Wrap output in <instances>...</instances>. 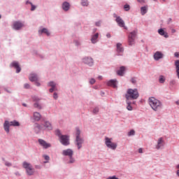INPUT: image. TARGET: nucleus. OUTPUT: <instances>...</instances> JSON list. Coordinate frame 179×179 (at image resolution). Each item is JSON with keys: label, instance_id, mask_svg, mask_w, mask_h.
Wrapping results in <instances>:
<instances>
[{"label": "nucleus", "instance_id": "nucleus-10", "mask_svg": "<svg viewBox=\"0 0 179 179\" xmlns=\"http://www.w3.org/2000/svg\"><path fill=\"white\" fill-rule=\"evenodd\" d=\"M63 156H68L70 159H72L73 156V150L71 149H66L62 151Z\"/></svg>", "mask_w": 179, "mask_h": 179}, {"label": "nucleus", "instance_id": "nucleus-22", "mask_svg": "<svg viewBox=\"0 0 179 179\" xmlns=\"http://www.w3.org/2000/svg\"><path fill=\"white\" fill-rule=\"evenodd\" d=\"M158 33L159 34H160V36H164L165 38H167L169 37V34L166 32H165L163 29H159Z\"/></svg>", "mask_w": 179, "mask_h": 179}, {"label": "nucleus", "instance_id": "nucleus-41", "mask_svg": "<svg viewBox=\"0 0 179 179\" xmlns=\"http://www.w3.org/2000/svg\"><path fill=\"white\" fill-rule=\"evenodd\" d=\"M33 100H34V101H38L40 100V99H38V97H37V96H34Z\"/></svg>", "mask_w": 179, "mask_h": 179}, {"label": "nucleus", "instance_id": "nucleus-16", "mask_svg": "<svg viewBox=\"0 0 179 179\" xmlns=\"http://www.w3.org/2000/svg\"><path fill=\"white\" fill-rule=\"evenodd\" d=\"M124 72H125V66H122L117 71V73L119 76H124Z\"/></svg>", "mask_w": 179, "mask_h": 179}, {"label": "nucleus", "instance_id": "nucleus-5", "mask_svg": "<svg viewBox=\"0 0 179 179\" xmlns=\"http://www.w3.org/2000/svg\"><path fill=\"white\" fill-rule=\"evenodd\" d=\"M76 145L78 146V149H80L85 141L83 138H80V129H79V128H76Z\"/></svg>", "mask_w": 179, "mask_h": 179}, {"label": "nucleus", "instance_id": "nucleus-34", "mask_svg": "<svg viewBox=\"0 0 179 179\" xmlns=\"http://www.w3.org/2000/svg\"><path fill=\"white\" fill-rule=\"evenodd\" d=\"M164 80H165L164 76H161L159 77V83H164Z\"/></svg>", "mask_w": 179, "mask_h": 179}, {"label": "nucleus", "instance_id": "nucleus-28", "mask_svg": "<svg viewBox=\"0 0 179 179\" xmlns=\"http://www.w3.org/2000/svg\"><path fill=\"white\" fill-rule=\"evenodd\" d=\"M141 15H145V13L148 12V7L143 6L141 8Z\"/></svg>", "mask_w": 179, "mask_h": 179}, {"label": "nucleus", "instance_id": "nucleus-54", "mask_svg": "<svg viewBox=\"0 0 179 179\" xmlns=\"http://www.w3.org/2000/svg\"><path fill=\"white\" fill-rule=\"evenodd\" d=\"M96 24V26H99L100 24V22H98Z\"/></svg>", "mask_w": 179, "mask_h": 179}, {"label": "nucleus", "instance_id": "nucleus-59", "mask_svg": "<svg viewBox=\"0 0 179 179\" xmlns=\"http://www.w3.org/2000/svg\"><path fill=\"white\" fill-rule=\"evenodd\" d=\"M154 1H157V0H154Z\"/></svg>", "mask_w": 179, "mask_h": 179}, {"label": "nucleus", "instance_id": "nucleus-13", "mask_svg": "<svg viewBox=\"0 0 179 179\" xmlns=\"http://www.w3.org/2000/svg\"><path fill=\"white\" fill-rule=\"evenodd\" d=\"M107 85L115 89L117 87V80H110L107 83Z\"/></svg>", "mask_w": 179, "mask_h": 179}, {"label": "nucleus", "instance_id": "nucleus-14", "mask_svg": "<svg viewBox=\"0 0 179 179\" xmlns=\"http://www.w3.org/2000/svg\"><path fill=\"white\" fill-rule=\"evenodd\" d=\"M12 66H13L14 68H15L17 73H19V72H20V71H22V69H21L20 66H19V63H17V62H13L12 63Z\"/></svg>", "mask_w": 179, "mask_h": 179}, {"label": "nucleus", "instance_id": "nucleus-19", "mask_svg": "<svg viewBox=\"0 0 179 179\" xmlns=\"http://www.w3.org/2000/svg\"><path fill=\"white\" fill-rule=\"evenodd\" d=\"M97 38H99V33H96L94 36H92L91 39L92 44H96V43H97Z\"/></svg>", "mask_w": 179, "mask_h": 179}, {"label": "nucleus", "instance_id": "nucleus-4", "mask_svg": "<svg viewBox=\"0 0 179 179\" xmlns=\"http://www.w3.org/2000/svg\"><path fill=\"white\" fill-rule=\"evenodd\" d=\"M20 127V123L16 120H13L9 122V121L6 120L3 124V128L7 134H9V127Z\"/></svg>", "mask_w": 179, "mask_h": 179}, {"label": "nucleus", "instance_id": "nucleus-9", "mask_svg": "<svg viewBox=\"0 0 179 179\" xmlns=\"http://www.w3.org/2000/svg\"><path fill=\"white\" fill-rule=\"evenodd\" d=\"M38 143L43 149H48V148H51V144L50 143H47L45 141L40 138L38 139Z\"/></svg>", "mask_w": 179, "mask_h": 179}, {"label": "nucleus", "instance_id": "nucleus-53", "mask_svg": "<svg viewBox=\"0 0 179 179\" xmlns=\"http://www.w3.org/2000/svg\"><path fill=\"white\" fill-rule=\"evenodd\" d=\"M176 103L178 106H179V101H177Z\"/></svg>", "mask_w": 179, "mask_h": 179}, {"label": "nucleus", "instance_id": "nucleus-26", "mask_svg": "<svg viewBox=\"0 0 179 179\" xmlns=\"http://www.w3.org/2000/svg\"><path fill=\"white\" fill-rule=\"evenodd\" d=\"M117 52H122V51H124V48H122V44L121 43L117 44Z\"/></svg>", "mask_w": 179, "mask_h": 179}, {"label": "nucleus", "instance_id": "nucleus-43", "mask_svg": "<svg viewBox=\"0 0 179 179\" xmlns=\"http://www.w3.org/2000/svg\"><path fill=\"white\" fill-rule=\"evenodd\" d=\"M174 56L176 57V58H178L179 52H175Z\"/></svg>", "mask_w": 179, "mask_h": 179}, {"label": "nucleus", "instance_id": "nucleus-45", "mask_svg": "<svg viewBox=\"0 0 179 179\" xmlns=\"http://www.w3.org/2000/svg\"><path fill=\"white\" fill-rule=\"evenodd\" d=\"M98 79H99V80H101V79H103V76H99L98 77Z\"/></svg>", "mask_w": 179, "mask_h": 179}, {"label": "nucleus", "instance_id": "nucleus-29", "mask_svg": "<svg viewBox=\"0 0 179 179\" xmlns=\"http://www.w3.org/2000/svg\"><path fill=\"white\" fill-rule=\"evenodd\" d=\"M81 5L83 6H87V5H89V1H87V0H82Z\"/></svg>", "mask_w": 179, "mask_h": 179}, {"label": "nucleus", "instance_id": "nucleus-30", "mask_svg": "<svg viewBox=\"0 0 179 179\" xmlns=\"http://www.w3.org/2000/svg\"><path fill=\"white\" fill-rule=\"evenodd\" d=\"M34 107L35 108H38L39 110H41V105H40V103H38V102H36L34 104Z\"/></svg>", "mask_w": 179, "mask_h": 179}, {"label": "nucleus", "instance_id": "nucleus-2", "mask_svg": "<svg viewBox=\"0 0 179 179\" xmlns=\"http://www.w3.org/2000/svg\"><path fill=\"white\" fill-rule=\"evenodd\" d=\"M149 104L154 111H157V110L162 108V102L155 97H150L149 99Z\"/></svg>", "mask_w": 179, "mask_h": 179}, {"label": "nucleus", "instance_id": "nucleus-52", "mask_svg": "<svg viewBox=\"0 0 179 179\" xmlns=\"http://www.w3.org/2000/svg\"><path fill=\"white\" fill-rule=\"evenodd\" d=\"M36 86H40V83H36Z\"/></svg>", "mask_w": 179, "mask_h": 179}, {"label": "nucleus", "instance_id": "nucleus-36", "mask_svg": "<svg viewBox=\"0 0 179 179\" xmlns=\"http://www.w3.org/2000/svg\"><path fill=\"white\" fill-rule=\"evenodd\" d=\"M132 135H135V131H134V130H131V131L128 133V136H132Z\"/></svg>", "mask_w": 179, "mask_h": 179}, {"label": "nucleus", "instance_id": "nucleus-49", "mask_svg": "<svg viewBox=\"0 0 179 179\" xmlns=\"http://www.w3.org/2000/svg\"><path fill=\"white\" fill-rule=\"evenodd\" d=\"M94 89H99V86L98 85H96L94 87Z\"/></svg>", "mask_w": 179, "mask_h": 179}, {"label": "nucleus", "instance_id": "nucleus-3", "mask_svg": "<svg viewBox=\"0 0 179 179\" xmlns=\"http://www.w3.org/2000/svg\"><path fill=\"white\" fill-rule=\"evenodd\" d=\"M55 134L59 136L60 142L64 146L69 145V137L67 135H62L59 129L55 131Z\"/></svg>", "mask_w": 179, "mask_h": 179}, {"label": "nucleus", "instance_id": "nucleus-48", "mask_svg": "<svg viewBox=\"0 0 179 179\" xmlns=\"http://www.w3.org/2000/svg\"><path fill=\"white\" fill-rule=\"evenodd\" d=\"M6 166H12V165L10 164V163L6 162Z\"/></svg>", "mask_w": 179, "mask_h": 179}, {"label": "nucleus", "instance_id": "nucleus-20", "mask_svg": "<svg viewBox=\"0 0 179 179\" xmlns=\"http://www.w3.org/2000/svg\"><path fill=\"white\" fill-rule=\"evenodd\" d=\"M71 7V6L69 5V3L65 1L62 4V9L63 10H69V8Z\"/></svg>", "mask_w": 179, "mask_h": 179}, {"label": "nucleus", "instance_id": "nucleus-51", "mask_svg": "<svg viewBox=\"0 0 179 179\" xmlns=\"http://www.w3.org/2000/svg\"><path fill=\"white\" fill-rule=\"evenodd\" d=\"M177 176L179 177V170L177 171Z\"/></svg>", "mask_w": 179, "mask_h": 179}, {"label": "nucleus", "instance_id": "nucleus-39", "mask_svg": "<svg viewBox=\"0 0 179 179\" xmlns=\"http://www.w3.org/2000/svg\"><path fill=\"white\" fill-rule=\"evenodd\" d=\"M94 83H96V80H94V78H92L90 80V84L91 85H94Z\"/></svg>", "mask_w": 179, "mask_h": 179}, {"label": "nucleus", "instance_id": "nucleus-25", "mask_svg": "<svg viewBox=\"0 0 179 179\" xmlns=\"http://www.w3.org/2000/svg\"><path fill=\"white\" fill-rule=\"evenodd\" d=\"M26 173L28 176H33V174H34V169H33V166H31L29 169H28L26 171Z\"/></svg>", "mask_w": 179, "mask_h": 179}, {"label": "nucleus", "instance_id": "nucleus-23", "mask_svg": "<svg viewBox=\"0 0 179 179\" xmlns=\"http://www.w3.org/2000/svg\"><path fill=\"white\" fill-rule=\"evenodd\" d=\"M49 86H50V87H52L49 90V92L50 93H52V92H54L55 90V86H56L55 83H54V82L49 83Z\"/></svg>", "mask_w": 179, "mask_h": 179}, {"label": "nucleus", "instance_id": "nucleus-38", "mask_svg": "<svg viewBox=\"0 0 179 179\" xmlns=\"http://www.w3.org/2000/svg\"><path fill=\"white\" fill-rule=\"evenodd\" d=\"M24 89H30V85L28 83L24 85Z\"/></svg>", "mask_w": 179, "mask_h": 179}, {"label": "nucleus", "instance_id": "nucleus-8", "mask_svg": "<svg viewBox=\"0 0 179 179\" xmlns=\"http://www.w3.org/2000/svg\"><path fill=\"white\" fill-rule=\"evenodd\" d=\"M115 17H116L115 22L117 23L120 27H124L125 30L128 29V28L125 27V22H124V20L121 18V17L117 16L116 15H115Z\"/></svg>", "mask_w": 179, "mask_h": 179}, {"label": "nucleus", "instance_id": "nucleus-56", "mask_svg": "<svg viewBox=\"0 0 179 179\" xmlns=\"http://www.w3.org/2000/svg\"><path fill=\"white\" fill-rule=\"evenodd\" d=\"M176 167H177V169H179V165H178Z\"/></svg>", "mask_w": 179, "mask_h": 179}, {"label": "nucleus", "instance_id": "nucleus-7", "mask_svg": "<svg viewBox=\"0 0 179 179\" xmlns=\"http://www.w3.org/2000/svg\"><path fill=\"white\" fill-rule=\"evenodd\" d=\"M136 36V31H134L129 34V36H128L129 45H134L135 44Z\"/></svg>", "mask_w": 179, "mask_h": 179}, {"label": "nucleus", "instance_id": "nucleus-50", "mask_svg": "<svg viewBox=\"0 0 179 179\" xmlns=\"http://www.w3.org/2000/svg\"><path fill=\"white\" fill-rule=\"evenodd\" d=\"M73 162H75V160H74V159H71V160H70V163H73Z\"/></svg>", "mask_w": 179, "mask_h": 179}, {"label": "nucleus", "instance_id": "nucleus-58", "mask_svg": "<svg viewBox=\"0 0 179 179\" xmlns=\"http://www.w3.org/2000/svg\"><path fill=\"white\" fill-rule=\"evenodd\" d=\"M164 2H166V0H162Z\"/></svg>", "mask_w": 179, "mask_h": 179}, {"label": "nucleus", "instance_id": "nucleus-6", "mask_svg": "<svg viewBox=\"0 0 179 179\" xmlns=\"http://www.w3.org/2000/svg\"><path fill=\"white\" fill-rule=\"evenodd\" d=\"M105 144L106 145L107 148L112 149V150H115V149H117V143L113 142V138L106 137Z\"/></svg>", "mask_w": 179, "mask_h": 179}, {"label": "nucleus", "instance_id": "nucleus-44", "mask_svg": "<svg viewBox=\"0 0 179 179\" xmlns=\"http://www.w3.org/2000/svg\"><path fill=\"white\" fill-rule=\"evenodd\" d=\"M140 3H145V0H137Z\"/></svg>", "mask_w": 179, "mask_h": 179}, {"label": "nucleus", "instance_id": "nucleus-47", "mask_svg": "<svg viewBox=\"0 0 179 179\" xmlns=\"http://www.w3.org/2000/svg\"><path fill=\"white\" fill-rule=\"evenodd\" d=\"M142 152H143L142 148H139V149H138V152H139V153H142Z\"/></svg>", "mask_w": 179, "mask_h": 179}, {"label": "nucleus", "instance_id": "nucleus-1", "mask_svg": "<svg viewBox=\"0 0 179 179\" xmlns=\"http://www.w3.org/2000/svg\"><path fill=\"white\" fill-rule=\"evenodd\" d=\"M125 96L127 100H136L139 97V92H138L136 89H129Z\"/></svg>", "mask_w": 179, "mask_h": 179}, {"label": "nucleus", "instance_id": "nucleus-55", "mask_svg": "<svg viewBox=\"0 0 179 179\" xmlns=\"http://www.w3.org/2000/svg\"><path fill=\"white\" fill-rule=\"evenodd\" d=\"M17 176H20V173H16Z\"/></svg>", "mask_w": 179, "mask_h": 179}, {"label": "nucleus", "instance_id": "nucleus-35", "mask_svg": "<svg viewBox=\"0 0 179 179\" xmlns=\"http://www.w3.org/2000/svg\"><path fill=\"white\" fill-rule=\"evenodd\" d=\"M93 114H97V113H99V108L98 107H95L93 110H92Z\"/></svg>", "mask_w": 179, "mask_h": 179}, {"label": "nucleus", "instance_id": "nucleus-37", "mask_svg": "<svg viewBox=\"0 0 179 179\" xmlns=\"http://www.w3.org/2000/svg\"><path fill=\"white\" fill-rule=\"evenodd\" d=\"M124 8L125 10H127V11L129 10V5L125 4Z\"/></svg>", "mask_w": 179, "mask_h": 179}, {"label": "nucleus", "instance_id": "nucleus-11", "mask_svg": "<svg viewBox=\"0 0 179 179\" xmlns=\"http://www.w3.org/2000/svg\"><path fill=\"white\" fill-rule=\"evenodd\" d=\"M23 26H24L23 23L19 21H15L13 22V29H14L15 30H20V29H22Z\"/></svg>", "mask_w": 179, "mask_h": 179}, {"label": "nucleus", "instance_id": "nucleus-57", "mask_svg": "<svg viewBox=\"0 0 179 179\" xmlns=\"http://www.w3.org/2000/svg\"><path fill=\"white\" fill-rule=\"evenodd\" d=\"M23 106H24V107H26V104L24 103Z\"/></svg>", "mask_w": 179, "mask_h": 179}, {"label": "nucleus", "instance_id": "nucleus-40", "mask_svg": "<svg viewBox=\"0 0 179 179\" xmlns=\"http://www.w3.org/2000/svg\"><path fill=\"white\" fill-rule=\"evenodd\" d=\"M53 97H54V99H55V100H57V99H58V94L55 92L54 94H53Z\"/></svg>", "mask_w": 179, "mask_h": 179}, {"label": "nucleus", "instance_id": "nucleus-15", "mask_svg": "<svg viewBox=\"0 0 179 179\" xmlns=\"http://www.w3.org/2000/svg\"><path fill=\"white\" fill-rule=\"evenodd\" d=\"M154 58L155 61H159V59L163 58V54L160 52H156L154 55Z\"/></svg>", "mask_w": 179, "mask_h": 179}, {"label": "nucleus", "instance_id": "nucleus-42", "mask_svg": "<svg viewBox=\"0 0 179 179\" xmlns=\"http://www.w3.org/2000/svg\"><path fill=\"white\" fill-rule=\"evenodd\" d=\"M131 83L135 85V83H136V80H135V78H131Z\"/></svg>", "mask_w": 179, "mask_h": 179}, {"label": "nucleus", "instance_id": "nucleus-31", "mask_svg": "<svg viewBox=\"0 0 179 179\" xmlns=\"http://www.w3.org/2000/svg\"><path fill=\"white\" fill-rule=\"evenodd\" d=\"M43 157L45 160H46V162H44V163H48L50 161V157L48 155H43Z\"/></svg>", "mask_w": 179, "mask_h": 179}, {"label": "nucleus", "instance_id": "nucleus-46", "mask_svg": "<svg viewBox=\"0 0 179 179\" xmlns=\"http://www.w3.org/2000/svg\"><path fill=\"white\" fill-rule=\"evenodd\" d=\"M106 36L108 37V38H110V37H111V35L110 34H107Z\"/></svg>", "mask_w": 179, "mask_h": 179}, {"label": "nucleus", "instance_id": "nucleus-18", "mask_svg": "<svg viewBox=\"0 0 179 179\" xmlns=\"http://www.w3.org/2000/svg\"><path fill=\"white\" fill-rule=\"evenodd\" d=\"M163 143H164V141H163V138H159L157 141L156 149H160V148L163 146Z\"/></svg>", "mask_w": 179, "mask_h": 179}, {"label": "nucleus", "instance_id": "nucleus-21", "mask_svg": "<svg viewBox=\"0 0 179 179\" xmlns=\"http://www.w3.org/2000/svg\"><path fill=\"white\" fill-rule=\"evenodd\" d=\"M31 166H33L31 165V164H30V163H29V162H24L22 163V167H23L24 169H25L26 171H27V169H30Z\"/></svg>", "mask_w": 179, "mask_h": 179}, {"label": "nucleus", "instance_id": "nucleus-24", "mask_svg": "<svg viewBox=\"0 0 179 179\" xmlns=\"http://www.w3.org/2000/svg\"><path fill=\"white\" fill-rule=\"evenodd\" d=\"M34 119L35 121H40L41 120V115L37 112L34 113Z\"/></svg>", "mask_w": 179, "mask_h": 179}, {"label": "nucleus", "instance_id": "nucleus-27", "mask_svg": "<svg viewBox=\"0 0 179 179\" xmlns=\"http://www.w3.org/2000/svg\"><path fill=\"white\" fill-rule=\"evenodd\" d=\"M43 33H45L47 36H50V32L48 31V29L43 28V29L39 31V34H43Z\"/></svg>", "mask_w": 179, "mask_h": 179}, {"label": "nucleus", "instance_id": "nucleus-33", "mask_svg": "<svg viewBox=\"0 0 179 179\" xmlns=\"http://www.w3.org/2000/svg\"><path fill=\"white\" fill-rule=\"evenodd\" d=\"M27 3H30L31 8V10H36V6L33 5V3L29 2V1H27Z\"/></svg>", "mask_w": 179, "mask_h": 179}, {"label": "nucleus", "instance_id": "nucleus-12", "mask_svg": "<svg viewBox=\"0 0 179 179\" xmlns=\"http://www.w3.org/2000/svg\"><path fill=\"white\" fill-rule=\"evenodd\" d=\"M42 128H43V129H47L48 131H51L52 129V124L48 121H45Z\"/></svg>", "mask_w": 179, "mask_h": 179}, {"label": "nucleus", "instance_id": "nucleus-32", "mask_svg": "<svg viewBox=\"0 0 179 179\" xmlns=\"http://www.w3.org/2000/svg\"><path fill=\"white\" fill-rule=\"evenodd\" d=\"M127 109L129 110V111H132V106H131V102H127Z\"/></svg>", "mask_w": 179, "mask_h": 179}, {"label": "nucleus", "instance_id": "nucleus-17", "mask_svg": "<svg viewBox=\"0 0 179 179\" xmlns=\"http://www.w3.org/2000/svg\"><path fill=\"white\" fill-rule=\"evenodd\" d=\"M29 80L31 82H37V80H38V77H37V75L32 73L29 76Z\"/></svg>", "mask_w": 179, "mask_h": 179}]
</instances>
